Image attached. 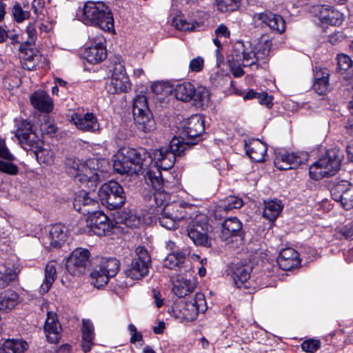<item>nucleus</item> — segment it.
<instances>
[{
  "mask_svg": "<svg viewBox=\"0 0 353 353\" xmlns=\"http://www.w3.org/2000/svg\"><path fill=\"white\" fill-rule=\"evenodd\" d=\"M0 157L9 161L14 159L13 156L8 150L5 141L3 140H0Z\"/></svg>",
  "mask_w": 353,
  "mask_h": 353,
  "instance_id": "obj_57",
  "label": "nucleus"
},
{
  "mask_svg": "<svg viewBox=\"0 0 353 353\" xmlns=\"http://www.w3.org/2000/svg\"><path fill=\"white\" fill-rule=\"evenodd\" d=\"M343 158V152L338 148L328 150L317 161L310 165L309 174L316 181L323 177H330L334 175L341 165Z\"/></svg>",
  "mask_w": 353,
  "mask_h": 353,
  "instance_id": "obj_4",
  "label": "nucleus"
},
{
  "mask_svg": "<svg viewBox=\"0 0 353 353\" xmlns=\"http://www.w3.org/2000/svg\"><path fill=\"white\" fill-rule=\"evenodd\" d=\"M302 163V159L295 153L279 152L274 161L275 166L281 170L294 169Z\"/></svg>",
  "mask_w": 353,
  "mask_h": 353,
  "instance_id": "obj_25",
  "label": "nucleus"
},
{
  "mask_svg": "<svg viewBox=\"0 0 353 353\" xmlns=\"http://www.w3.org/2000/svg\"><path fill=\"white\" fill-rule=\"evenodd\" d=\"M104 271L99 268L90 274V282L96 288H99L106 285L110 278Z\"/></svg>",
  "mask_w": 353,
  "mask_h": 353,
  "instance_id": "obj_47",
  "label": "nucleus"
},
{
  "mask_svg": "<svg viewBox=\"0 0 353 353\" xmlns=\"http://www.w3.org/2000/svg\"><path fill=\"white\" fill-rule=\"evenodd\" d=\"M195 288L194 282L190 279L181 278L177 279L172 288L173 292L179 297H184L193 292Z\"/></svg>",
  "mask_w": 353,
  "mask_h": 353,
  "instance_id": "obj_40",
  "label": "nucleus"
},
{
  "mask_svg": "<svg viewBox=\"0 0 353 353\" xmlns=\"http://www.w3.org/2000/svg\"><path fill=\"white\" fill-rule=\"evenodd\" d=\"M120 222L129 228H137L141 223V219L132 211H123L119 215Z\"/></svg>",
  "mask_w": 353,
  "mask_h": 353,
  "instance_id": "obj_45",
  "label": "nucleus"
},
{
  "mask_svg": "<svg viewBox=\"0 0 353 353\" xmlns=\"http://www.w3.org/2000/svg\"><path fill=\"white\" fill-rule=\"evenodd\" d=\"M343 21V14L338 10L332 9L325 23L330 24L332 26H339L342 23Z\"/></svg>",
  "mask_w": 353,
  "mask_h": 353,
  "instance_id": "obj_51",
  "label": "nucleus"
},
{
  "mask_svg": "<svg viewBox=\"0 0 353 353\" xmlns=\"http://www.w3.org/2000/svg\"><path fill=\"white\" fill-rule=\"evenodd\" d=\"M89 227L88 232H93L98 236H105L112 232L115 224L104 213L97 211L88 216L86 221Z\"/></svg>",
  "mask_w": 353,
  "mask_h": 353,
  "instance_id": "obj_11",
  "label": "nucleus"
},
{
  "mask_svg": "<svg viewBox=\"0 0 353 353\" xmlns=\"http://www.w3.org/2000/svg\"><path fill=\"white\" fill-rule=\"evenodd\" d=\"M172 25L176 29L182 31L192 30H194L195 28L194 23L187 21L181 16H176L174 18H173Z\"/></svg>",
  "mask_w": 353,
  "mask_h": 353,
  "instance_id": "obj_49",
  "label": "nucleus"
},
{
  "mask_svg": "<svg viewBox=\"0 0 353 353\" xmlns=\"http://www.w3.org/2000/svg\"><path fill=\"white\" fill-rule=\"evenodd\" d=\"M207 309L205 296L202 293H196L193 299L187 301L183 308V314L188 321H194L200 312Z\"/></svg>",
  "mask_w": 353,
  "mask_h": 353,
  "instance_id": "obj_16",
  "label": "nucleus"
},
{
  "mask_svg": "<svg viewBox=\"0 0 353 353\" xmlns=\"http://www.w3.org/2000/svg\"><path fill=\"white\" fill-rule=\"evenodd\" d=\"M194 86L190 82H184L177 85L174 89V95L176 99L187 102L194 97Z\"/></svg>",
  "mask_w": 353,
  "mask_h": 353,
  "instance_id": "obj_38",
  "label": "nucleus"
},
{
  "mask_svg": "<svg viewBox=\"0 0 353 353\" xmlns=\"http://www.w3.org/2000/svg\"><path fill=\"white\" fill-rule=\"evenodd\" d=\"M183 133L186 137V139L184 137V141L193 142V145L197 143L198 138L203 134L205 130L204 128V119L201 114H194L188 118L183 126ZM192 145L190 144L188 148Z\"/></svg>",
  "mask_w": 353,
  "mask_h": 353,
  "instance_id": "obj_12",
  "label": "nucleus"
},
{
  "mask_svg": "<svg viewBox=\"0 0 353 353\" xmlns=\"http://www.w3.org/2000/svg\"><path fill=\"white\" fill-rule=\"evenodd\" d=\"M99 196L101 203L110 210L120 208L126 200L123 188L114 181L103 184L99 189Z\"/></svg>",
  "mask_w": 353,
  "mask_h": 353,
  "instance_id": "obj_6",
  "label": "nucleus"
},
{
  "mask_svg": "<svg viewBox=\"0 0 353 353\" xmlns=\"http://www.w3.org/2000/svg\"><path fill=\"white\" fill-rule=\"evenodd\" d=\"M150 265L151 256L148 250L143 246H138L131 263L125 270V274L133 280L141 279L148 275Z\"/></svg>",
  "mask_w": 353,
  "mask_h": 353,
  "instance_id": "obj_7",
  "label": "nucleus"
},
{
  "mask_svg": "<svg viewBox=\"0 0 353 353\" xmlns=\"http://www.w3.org/2000/svg\"><path fill=\"white\" fill-rule=\"evenodd\" d=\"M26 32L29 39L27 43L31 45L34 42L36 32L35 29L32 26H29L27 27Z\"/></svg>",
  "mask_w": 353,
  "mask_h": 353,
  "instance_id": "obj_62",
  "label": "nucleus"
},
{
  "mask_svg": "<svg viewBox=\"0 0 353 353\" xmlns=\"http://www.w3.org/2000/svg\"><path fill=\"white\" fill-rule=\"evenodd\" d=\"M137 128L144 132H149L155 129V121L151 111H147L133 116Z\"/></svg>",
  "mask_w": 353,
  "mask_h": 353,
  "instance_id": "obj_33",
  "label": "nucleus"
},
{
  "mask_svg": "<svg viewBox=\"0 0 353 353\" xmlns=\"http://www.w3.org/2000/svg\"><path fill=\"white\" fill-rule=\"evenodd\" d=\"M215 34L217 37H224L228 38L230 35V32L228 28L223 24L219 25L215 30Z\"/></svg>",
  "mask_w": 353,
  "mask_h": 353,
  "instance_id": "obj_61",
  "label": "nucleus"
},
{
  "mask_svg": "<svg viewBox=\"0 0 353 353\" xmlns=\"http://www.w3.org/2000/svg\"><path fill=\"white\" fill-rule=\"evenodd\" d=\"M28 348L24 341L8 339L3 345L4 353H23Z\"/></svg>",
  "mask_w": 353,
  "mask_h": 353,
  "instance_id": "obj_43",
  "label": "nucleus"
},
{
  "mask_svg": "<svg viewBox=\"0 0 353 353\" xmlns=\"http://www.w3.org/2000/svg\"><path fill=\"white\" fill-rule=\"evenodd\" d=\"M186 254L183 251H176L168 254L163 261L165 268L178 270L180 272L184 268Z\"/></svg>",
  "mask_w": 353,
  "mask_h": 353,
  "instance_id": "obj_32",
  "label": "nucleus"
},
{
  "mask_svg": "<svg viewBox=\"0 0 353 353\" xmlns=\"http://www.w3.org/2000/svg\"><path fill=\"white\" fill-rule=\"evenodd\" d=\"M272 96L268 95L267 92H259L256 97L258 102L270 108L272 105Z\"/></svg>",
  "mask_w": 353,
  "mask_h": 353,
  "instance_id": "obj_55",
  "label": "nucleus"
},
{
  "mask_svg": "<svg viewBox=\"0 0 353 353\" xmlns=\"http://www.w3.org/2000/svg\"><path fill=\"white\" fill-rule=\"evenodd\" d=\"M231 72L234 77H240L243 75L244 71L240 66L230 65Z\"/></svg>",
  "mask_w": 353,
  "mask_h": 353,
  "instance_id": "obj_64",
  "label": "nucleus"
},
{
  "mask_svg": "<svg viewBox=\"0 0 353 353\" xmlns=\"http://www.w3.org/2000/svg\"><path fill=\"white\" fill-rule=\"evenodd\" d=\"M93 43L88 46L84 50V57L88 62L96 64L103 61L107 57L106 49L103 45L105 39L101 36L92 38Z\"/></svg>",
  "mask_w": 353,
  "mask_h": 353,
  "instance_id": "obj_14",
  "label": "nucleus"
},
{
  "mask_svg": "<svg viewBox=\"0 0 353 353\" xmlns=\"http://www.w3.org/2000/svg\"><path fill=\"white\" fill-rule=\"evenodd\" d=\"M66 238L65 227L61 224L51 225L48 234L43 237V243L47 248L60 247Z\"/></svg>",
  "mask_w": 353,
  "mask_h": 353,
  "instance_id": "obj_20",
  "label": "nucleus"
},
{
  "mask_svg": "<svg viewBox=\"0 0 353 353\" xmlns=\"http://www.w3.org/2000/svg\"><path fill=\"white\" fill-rule=\"evenodd\" d=\"M243 235V224L238 218L229 217L222 223L220 237L223 241H229L232 236L242 237Z\"/></svg>",
  "mask_w": 353,
  "mask_h": 353,
  "instance_id": "obj_21",
  "label": "nucleus"
},
{
  "mask_svg": "<svg viewBox=\"0 0 353 353\" xmlns=\"http://www.w3.org/2000/svg\"><path fill=\"white\" fill-rule=\"evenodd\" d=\"M17 278V268L14 264L7 263L0 266V288H4Z\"/></svg>",
  "mask_w": 353,
  "mask_h": 353,
  "instance_id": "obj_34",
  "label": "nucleus"
},
{
  "mask_svg": "<svg viewBox=\"0 0 353 353\" xmlns=\"http://www.w3.org/2000/svg\"><path fill=\"white\" fill-rule=\"evenodd\" d=\"M15 136L22 148L27 151L32 152L39 163L50 165L53 163V152L43 147V143L32 130V125L29 122L23 121L18 127Z\"/></svg>",
  "mask_w": 353,
  "mask_h": 353,
  "instance_id": "obj_3",
  "label": "nucleus"
},
{
  "mask_svg": "<svg viewBox=\"0 0 353 353\" xmlns=\"http://www.w3.org/2000/svg\"><path fill=\"white\" fill-rule=\"evenodd\" d=\"M239 0H217V8L221 12H232L238 8Z\"/></svg>",
  "mask_w": 353,
  "mask_h": 353,
  "instance_id": "obj_50",
  "label": "nucleus"
},
{
  "mask_svg": "<svg viewBox=\"0 0 353 353\" xmlns=\"http://www.w3.org/2000/svg\"><path fill=\"white\" fill-rule=\"evenodd\" d=\"M61 327L59 324L57 314L48 312V316L44 325V330L48 341L51 343H57L60 338L59 330Z\"/></svg>",
  "mask_w": 353,
  "mask_h": 353,
  "instance_id": "obj_27",
  "label": "nucleus"
},
{
  "mask_svg": "<svg viewBox=\"0 0 353 353\" xmlns=\"http://www.w3.org/2000/svg\"><path fill=\"white\" fill-rule=\"evenodd\" d=\"M252 267L241 262L232 263L230 266V272L235 285L241 288L250 277Z\"/></svg>",
  "mask_w": 353,
  "mask_h": 353,
  "instance_id": "obj_23",
  "label": "nucleus"
},
{
  "mask_svg": "<svg viewBox=\"0 0 353 353\" xmlns=\"http://www.w3.org/2000/svg\"><path fill=\"white\" fill-rule=\"evenodd\" d=\"M332 9L327 6H322L319 12V18L322 23H325Z\"/></svg>",
  "mask_w": 353,
  "mask_h": 353,
  "instance_id": "obj_59",
  "label": "nucleus"
},
{
  "mask_svg": "<svg viewBox=\"0 0 353 353\" xmlns=\"http://www.w3.org/2000/svg\"><path fill=\"white\" fill-rule=\"evenodd\" d=\"M272 43L268 39H261V41L258 43L254 50L242 52V64L244 67L254 68L255 70L262 67V64L265 63L269 56Z\"/></svg>",
  "mask_w": 353,
  "mask_h": 353,
  "instance_id": "obj_8",
  "label": "nucleus"
},
{
  "mask_svg": "<svg viewBox=\"0 0 353 353\" xmlns=\"http://www.w3.org/2000/svg\"><path fill=\"white\" fill-rule=\"evenodd\" d=\"M72 120L77 128L83 131L94 132L99 129V123L92 113H86L83 116L73 115Z\"/></svg>",
  "mask_w": 353,
  "mask_h": 353,
  "instance_id": "obj_28",
  "label": "nucleus"
},
{
  "mask_svg": "<svg viewBox=\"0 0 353 353\" xmlns=\"http://www.w3.org/2000/svg\"><path fill=\"white\" fill-rule=\"evenodd\" d=\"M32 106L43 112H50L53 108V102L49 94L43 90L34 92L30 97Z\"/></svg>",
  "mask_w": 353,
  "mask_h": 353,
  "instance_id": "obj_26",
  "label": "nucleus"
},
{
  "mask_svg": "<svg viewBox=\"0 0 353 353\" xmlns=\"http://www.w3.org/2000/svg\"><path fill=\"white\" fill-rule=\"evenodd\" d=\"M154 201L156 204L161 207V205H165L166 203L165 201L168 199L169 196L167 193H165L163 190H156V192L154 194Z\"/></svg>",
  "mask_w": 353,
  "mask_h": 353,
  "instance_id": "obj_56",
  "label": "nucleus"
},
{
  "mask_svg": "<svg viewBox=\"0 0 353 353\" xmlns=\"http://www.w3.org/2000/svg\"><path fill=\"white\" fill-rule=\"evenodd\" d=\"M314 72L313 88L319 94H324L329 88V71L326 68H316Z\"/></svg>",
  "mask_w": 353,
  "mask_h": 353,
  "instance_id": "obj_31",
  "label": "nucleus"
},
{
  "mask_svg": "<svg viewBox=\"0 0 353 353\" xmlns=\"http://www.w3.org/2000/svg\"><path fill=\"white\" fill-rule=\"evenodd\" d=\"M56 279V262L50 261L47 263L45 268V279L40 287V292L41 294L48 292Z\"/></svg>",
  "mask_w": 353,
  "mask_h": 353,
  "instance_id": "obj_37",
  "label": "nucleus"
},
{
  "mask_svg": "<svg viewBox=\"0 0 353 353\" xmlns=\"http://www.w3.org/2000/svg\"><path fill=\"white\" fill-rule=\"evenodd\" d=\"M121 70H116L112 75L110 81L106 84V90L110 94H120L128 92L131 89V83L128 76L120 66Z\"/></svg>",
  "mask_w": 353,
  "mask_h": 353,
  "instance_id": "obj_15",
  "label": "nucleus"
},
{
  "mask_svg": "<svg viewBox=\"0 0 353 353\" xmlns=\"http://www.w3.org/2000/svg\"><path fill=\"white\" fill-rule=\"evenodd\" d=\"M120 263L118 259L114 257L102 258L99 267L102 271H104L107 275L110 277L114 276L119 270Z\"/></svg>",
  "mask_w": 353,
  "mask_h": 353,
  "instance_id": "obj_42",
  "label": "nucleus"
},
{
  "mask_svg": "<svg viewBox=\"0 0 353 353\" xmlns=\"http://www.w3.org/2000/svg\"><path fill=\"white\" fill-rule=\"evenodd\" d=\"M57 127L53 123H45L41 125V131L43 134L52 135L57 132Z\"/></svg>",
  "mask_w": 353,
  "mask_h": 353,
  "instance_id": "obj_58",
  "label": "nucleus"
},
{
  "mask_svg": "<svg viewBox=\"0 0 353 353\" xmlns=\"http://www.w3.org/2000/svg\"><path fill=\"white\" fill-rule=\"evenodd\" d=\"M79 19L85 25L98 27L105 32L114 30V19L111 10L101 1H89L77 13Z\"/></svg>",
  "mask_w": 353,
  "mask_h": 353,
  "instance_id": "obj_2",
  "label": "nucleus"
},
{
  "mask_svg": "<svg viewBox=\"0 0 353 353\" xmlns=\"http://www.w3.org/2000/svg\"><path fill=\"white\" fill-rule=\"evenodd\" d=\"M340 234L345 239H349L353 236V224L348 223L343 226L340 230Z\"/></svg>",
  "mask_w": 353,
  "mask_h": 353,
  "instance_id": "obj_60",
  "label": "nucleus"
},
{
  "mask_svg": "<svg viewBox=\"0 0 353 353\" xmlns=\"http://www.w3.org/2000/svg\"><path fill=\"white\" fill-rule=\"evenodd\" d=\"M283 209V206L280 201L271 200L265 202L263 210V216L270 221H274L279 216Z\"/></svg>",
  "mask_w": 353,
  "mask_h": 353,
  "instance_id": "obj_41",
  "label": "nucleus"
},
{
  "mask_svg": "<svg viewBox=\"0 0 353 353\" xmlns=\"http://www.w3.org/2000/svg\"><path fill=\"white\" fill-rule=\"evenodd\" d=\"M253 19L254 21H260L271 30L279 33H282L285 30V23L283 18L281 15L274 14L269 10L254 13Z\"/></svg>",
  "mask_w": 353,
  "mask_h": 353,
  "instance_id": "obj_17",
  "label": "nucleus"
},
{
  "mask_svg": "<svg viewBox=\"0 0 353 353\" xmlns=\"http://www.w3.org/2000/svg\"><path fill=\"white\" fill-rule=\"evenodd\" d=\"M276 261L279 268L285 271L297 268L301 263L299 253L291 248L282 250Z\"/></svg>",
  "mask_w": 353,
  "mask_h": 353,
  "instance_id": "obj_22",
  "label": "nucleus"
},
{
  "mask_svg": "<svg viewBox=\"0 0 353 353\" xmlns=\"http://www.w3.org/2000/svg\"><path fill=\"white\" fill-rule=\"evenodd\" d=\"M93 161L83 162L74 158L65 161L66 171L71 176L81 183H91L93 186L99 180L98 171L95 169Z\"/></svg>",
  "mask_w": 353,
  "mask_h": 353,
  "instance_id": "obj_5",
  "label": "nucleus"
},
{
  "mask_svg": "<svg viewBox=\"0 0 353 353\" xmlns=\"http://www.w3.org/2000/svg\"><path fill=\"white\" fill-rule=\"evenodd\" d=\"M0 171L6 174L15 175L18 173L19 169L17 166L13 163L4 162L0 160Z\"/></svg>",
  "mask_w": 353,
  "mask_h": 353,
  "instance_id": "obj_53",
  "label": "nucleus"
},
{
  "mask_svg": "<svg viewBox=\"0 0 353 353\" xmlns=\"http://www.w3.org/2000/svg\"><path fill=\"white\" fill-rule=\"evenodd\" d=\"M32 8L35 14L41 13L43 5L41 0H33L32 3Z\"/></svg>",
  "mask_w": 353,
  "mask_h": 353,
  "instance_id": "obj_63",
  "label": "nucleus"
},
{
  "mask_svg": "<svg viewBox=\"0 0 353 353\" xmlns=\"http://www.w3.org/2000/svg\"><path fill=\"white\" fill-rule=\"evenodd\" d=\"M19 302V296L14 291H6L0 296V310L8 312L13 310Z\"/></svg>",
  "mask_w": 353,
  "mask_h": 353,
  "instance_id": "obj_35",
  "label": "nucleus"
},
{
  "mask_svg": "<svg viewBox=\"0 0 353 353\" xmlns=\"http://www.w3.org/2000/svg\"><path fill=\"white\" fill-rule=\"evenodd\" d=\"M337 61V72L342 75H345V79H351L353 77V62L350 57L344 54H339Z\"/></svg>",
  "mask_w": 353,
  "mask_h": 353,
  "instance_id": "obj_39",
  "label": "nucleus"
},
{
  "mask_svg": "<svg viewBox=\"0 0 353 353\" xmlns=\"http://www.w3.org/2000/svg\"><path fill=\"white\" fill-rule=\"evenodd\" d=\"M208 224L194 221L188 228V234L195 245L208 247L210 246L208 236Z\"/></svg>",
  "mask_w": 353,
  "mask_h": 353,
  "instance_id": "obj_19",
  "label": "nucleus"
},
{
  "mask_svg": "<svg viewBox=\"0 0 353 353\" xmlns=\"http://www.w3.org/2000/svg\"><path fill=\"white\" fill-rule=\"evenodd\" d=\"M320 347V341L318 340H306L301 344V348L303 351L313 353Z\"/></svg>",
  "mask_w": 353,
  "mask_h": 353,
  "instance_id": "obj_52",
  "label": "nucleus"
},
{
  "mask_svg": "<svg viewBox=\"0 0 353 353\" xmlns=\"http://www.w3.org/2000/svg\"><path fill=\"white\" fill-rule=\"evenodd\" d=\"M90 253L88 249L77 248L66 259V269L74 276L83 274L90 265Z\"/></svg>",
  "mask_w": 353,
  "mask_h": 353,
  "instance_id": "obj_10",
  "label": "nucleus"
},
{
  "mask_svg": "<svg viewBox=\"0 0 353 353\" xmlns=\"http://www.w3.org/2000/svg\"><path fill=\"white\" fill-rule=\"evenodd\" d=\"M12 15L14 20L21 23L30 17V12L28 10H23L19 3H16L12 8Z\"/></svg>",
  "mask_w": 353,
  "mask_h": 353,
  "instance_id": "obj_48",
  "label": "nucleus"
},
{
  "mask_svg": "<svg viewBox=\"0 0 353 353\" xmlns=\"http://www.w3.org/2000/svg\"><path fill=\"white\" fill-rule=\"evenodd\" d=\"M74 208L79 212L84 215H90L97 212L98 202L91 198L85 191H80L75 196Z\"/></svg>",
  "mask_w": 353,
  "mask_h": 353,
  "instance_id": "obj_18",
  "label": "nucleus"
},
{
  "mask_svg": "<svg viewBox=\"0 0 353 353\" xmlns=\"http://www.w3.org/2000/svg\"><path fill=\"white\" fill-rule=\"evenodd\" d=\"M204 60L201 57H197L190 62L189 68L192 72H198L203 70Z\"/></svg>",
  "mask_w": 353,
  "mask_h": 353,
  "instance_id": "obj_54",
  "label": "nucleus"
},
{
  "mask_svg": "<svg viewBox=\"0 0 353 353\" xmlns=\"http://www.w3.org/2000/svg\"><path fill=\"white\" fill-rule=\"evenodd\" d=\"M161 169L154 166L152 168L148 167L145 169L146 174L145 175V181L148 184L151 185L155 190H160L163 185V180L162 179ZM145 170L140 174H143Z\"/></svg>",
  "mask_w": 353,
  "mask_h": 353,
  "instance_id": "obj_36",
  "label": "nucleus"
},
{
  "mask_svg": "<svg viewBox=\"0 0 353 353\" xmlns=\"http://www.w3.org/2000/svg\"><path fill=\"white\" fill-rule=\"evenodd\" d=\"M82 342L81 347L83 351L86 353L90 351L94 345V327L92 321L89 319H83L82 321Z\"/></svg>",
  "mask_w": 353,
  "mask_h": 353,
  "instance_id": "obj_30",
  "label": "nucleus"
},
{
  "mask_svg": "<svg viewBox=\"0 0 353 353\" xmlns=\"http://www.w3.org/2000/svg\"><path fill=\"white\" fill-rule=\"evenodd\" d=\"M332 198L348 210L353 208V185L348 181H341L332 188Z\"/></svg>",
  "mask_w": 353,
  "mask_h": 353,
  "instance_id": "obj_13",
  "label": "nucleus"
},
{
  "mask_svg": "<svg viewBox=\"0 0 353 353\" xmlns=\"http://www.w3.org/2000/svg\"><path fill=\"white\" fill-rule=\"evenodd\" d=\"M193 143L175 137L170 141L168 147H162L156 150L153 157L143 148L123 147L117 154L113 167L119 174L138 175L148 169L154 161L155 167L167 170L174 166L176 157L183 155L188 149V146Z\"/></svg>",
  "mask_w": 353,
  "mask_h": 353,
  "instance_id": "obj_1",
  "label": "nucleus"
},
{
  "mask_svg": "<svg viewBox=\"0 0 353 353\" xmlns=\"http://www.w3.org/2000/svg\"><path fill=\"white\" fill-rule=\"evenodd\" d=\"M245 148L247 155L254 162H262L267 154V145L259 139L245 141Z\"/></svg>",
  "mask_w": 353,
  "mask_h": 353,
  "instance_id": "obj_24",
  "label": "nucleus"
},
{
  "mask_svg": "<svg viewBox=\"0 0 353 353\" xmlns=\"http://www.w3.org/2000/svg\"><path fill=\"white\" fill-rule=\"evenodd\" d=\"M243 205V202L242 199L237 196H229L225 197L224 199L220 201L216 205L214 216L215 218H221L223 216V213H227L233 209H239L241 208Z\"/></svg>",
  "mask_w": 353,
  "mask_h": 353,
  "instance_id": "obj_29",
  "label": "nucleus"
},
{
  "mask_svg": "<svg viewBox=\"0 0 353 353\" xmlns=\"http://www.w3.org/2000/svg\"><path fill=\"white\" fill-rule=\"evenodd\" d=\"M195 104L199 107L203 108L208 106L210 101V94L205 88L200 87L196 89L194 88V97L192 99Z\"/></svg>",
  "mask_w": 353,
  "mask_h": 353,
  "instance_id": "obj_44",
  "label": "nucleus"
},
{
  "mask_svg": "<svg viewBox=\"0 0 353 353\" xmlns=\"http://www.w3.org/2000/svg\"><path fill=\"white\" fill-rule=\"evenodd\" d=\"M185 208L180 203L174 202L166 203L162 209L159 216V224L168 229L173 230L177 227V223L185 218Z\"/></svg>",
  "mask_w": 353,
  "mask_h": 353,
  "instance_id": "obj_9",
  "label": "nucleus"
},
{
  "mask_svg": "<svg viewBox=\"0 0 353 353\" xmlns=\"http://www.w3.org/2000/svg\"><path fill=\"white\" fill-rule=\"evenodd\" d=\"M150 111L146 97L143 94L137 95L133 100L132 112L133 116L141 114V113Z\"/></svg>",
  "mask_w": 353,
  "mask_h": 353,
  "instance_id": "obj_46",
  "label": "nucleus"
}]
</instances>
